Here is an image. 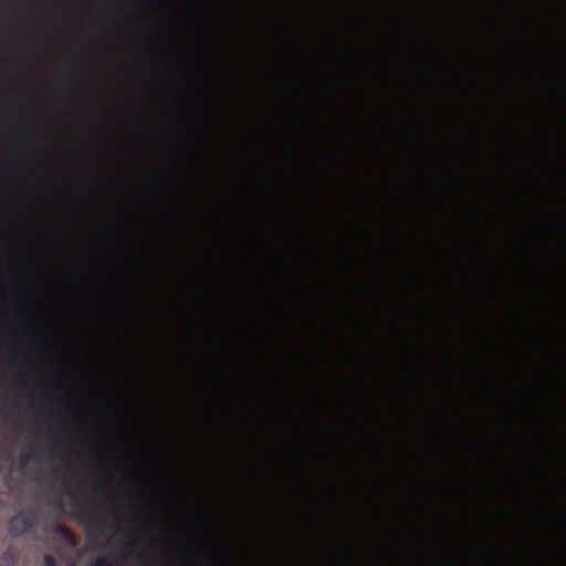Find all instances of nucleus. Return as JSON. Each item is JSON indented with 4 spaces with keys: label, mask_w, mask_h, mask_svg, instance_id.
<instances>
[{
    "label": "nucleus",
    "mask_w": 566,
    "mask_h": 566,
    "mask_svg": "<svg viewBox=\"0 0 566 566\" xmlns=\"http://www.w3.org/2000/svg\"><path fill=\"white\" fill-rule=\"evenodd\" d=\"M69 566H75V565L72 564V565H69Z\"/></svg>",
    "instance_id": "nucleus-3"
},
{
    "label": "nucleus",
    "mask_w": 566,
    "mask_h": 566,
    "mask_svg": "<svg viewBox=\"0 0 566 566\" xmlns=\"http://www.w3.org/2000/svg\"><path fill=\"white\" fill-rule=\"evenodd\" d=\"M45 560L48 566H54V560L51 557H46Z\"/></svg>",
    "instance_id": "nucleus-1"
},
{
    "label": "nucleus",
    "mask_w": 566,
    "mask_h": 566,
    "mask_svg": "<svg viewBox=\"0 0 566 566\" xmlns=\"http://www.w3.org/2000/svg\"><path fill=\"white\" fill-rule=\"evenodd\" d=\"M93 566H108L104 560H98L96 564H94Z\"/></svg>",
    "instance_id": "nucleus-2"
}]
</instances>
